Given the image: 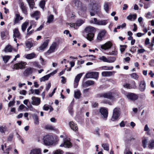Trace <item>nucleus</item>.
<instances>
[{"mask_svg":"<svg viewBox=\"0 0 154 154\" xmlns=\"http://www.w3.org/2000/svg\"><path fill=\"white\" fill-rule=\"evenodd\" d=\"M63 143H61L60 145V147H65L70 148L72 146V144L70 141L69 139L68 138L65 139L63 140Z\"/></svg>","mask_w":154,"mask_h":154,"instance_id":"obj_8","label":"nucleus"},{"mask_svg":"<svg viewBox=\"0 0 154 154\" xmlns=\"http://www.w3.org/2000/svg\"><path fill=\"white\" fill-rule=\"evenodd\" d=\"M133 112L135 113H136L138 111H140V109L139 106H138L137 107L133 108L132 109Z\"/></svg>","mask_w":154,"mask_h":154,"instance_id":"obj_55","label":"nucleus"},{"mask_svg":"<svg viewBox=\"0 0 154 154\" xmlns=\"http://www.w3.org/2000/svg\"><path fill=\"white\" fill-rule=\"evenodd\" d=\"M43 140L44 144L47 146L52 145L54 143L53 137L50 135L44 136L43 138Z\"/></svg>","mask_w":154,"mask_h":154,"instance_id":"obj_2","label":"nucleus"},{"mask_svg":"<svg viewBox=\"0 0 154 154\" xmlns=\"http://www.w3.org/2000/svg\"><path fill=\"white\" fill-rule=\"evenodd\" d=\"M29 154H42V150L40 148H35L32 149Z\"/></svg>","mask_w":154,"mask_h":154,"instance_id":"obj_14","label":"nucleus"},{"mask_svg":"<svg viewBox=\"0 0 154 154\" xmlns=\"http://www.w3.org/2000/svg\"><path fill=\"white\" fill-rule=\"evenodd\" d=\"M106 31L105 30H101L98 33L97 38L99 41H101L102 38L105 36Z\"/></svg>","mask_w":154,"mask_h":154,"instance_id":"obj_17","label":"nucleus"},{"mask_svg":"<svg viewBox=\"0 0 154 154\" xmlns=\"http://www.w3.org/2000/svg\"><path fill=\"white\" fill-rule=\"evenodd\" d=\"M27 108L26 106H19L20 109L23 110L24 111H28L29 109L30 110H33V108L32 106H27Z\"/></svg>","mask_w":154,"mask_h":154,"instance_id":"obj_29","label":"nucleus"},{"mask_svg":"<svg viewBox=\"0 0 154 154\" xmlns=\"http://www.w3.org/2000/svg\"><path fill=\"white\" fill-rule=\"evenodd\" d=\"M20 8L22 12L26 15H27L28 14L27 11V7L25 5L24 3L23 2L20 3Z\"/></svg>","mask_w":154,"mask_h":154,"instance_id":"obj_16","label":"nucleus"},{"mask_svg":"<svg viewBox=\"0 0 154 154\" xmlns=\"http://www.w3.org/2000/svg\"><path fill=\"white\" fill-rule=\"evenodd\" d=\"M26 47L30 49L33 46V44L32 41H27L26 43Z\"/></svg>","mask_w":154,"mask_h":154,"instance_id":"obj_42","label":"nucleus"},{"mask_svg":"<svg viewBox=\"0 0 154 154\" xmlns=\"http://www.w3.org/2000/svg\"><path fill=\"white\" fill-rule=\"evenodd\" d=\"M112 45V43L110 41H108L104 44L102 45L101 48L103 50H106L110 49Z\"/></svg>","mask_w":154,"mask_h":154,"instance_id":"obj_10","label":"nucleus"},{"mask_svg":"<svg viewBox=\"0 0 154 154\" xmlns=\"http://www.w3.org/2000/svg\"><path fill=\"white\" fill-rule=\"evenodd\" d=\"M84 22L83 20L81 19H79L76 21L75 24L76 26H81Z\"/></svg>","mask_w":154,"mask_h":154,"instance_id":"obj_43","label":"nucleus"},{"mask_svg":"<svg viewBox=\"0 0 154 154\" xmlns=\"http://www.w3.org/2000/svg\"><path fill=\"white\" fill-rule=\"evenodd\" d=\"M20 93L21 94L25 95L26 93V91L25 90H22L20 91Z\"/></svg>","mask_w":154,"mask_h":154,"instance_id":"obj_62","label":"nucleus"},{"mask_svg":"<svg viewBox=\"0 0 154 154\" xmlns=\"http://www.w3.org/2000/svg\"><path fill=\"white\" fill-rule=\"evenodd\" d=\"M130 76L132 78L135 80H137L138 78V75L135 73L131 74Z\"/></svg>","mask_w":154,"mask_h":154,"instance_id":"obj_50","label":"nucleus"},{"mask_svg":"<svg viewBox=\"0 0 154 154\" xmlns=\"http://www.w3.org/2000/svg\"><path fill=\"white\" fill-rule=\"evenodd\" d=\"M40 14L39 11H36L34 12L33 13L31 14V16L32 17H35V19L38 20L39 18L38 16Z\"/></svg>","mask_w":154,"mask_h":154,"instance_id":"obj_25","label":"nucleus"},{"mask_svg":"<svg viewBox=\"0 0 154 154\" xmlns=\"http://www.w3.org/2000/svg\"><path fill=\"white\" fill-rule=\"evenodd\" d=\"M146 88V83L144 81H141L139 86V89L141 91H143Z\"/></svg>","mask_w":154,"mask_h":154,"instance_id":"obj_19","label":"nucleus"},{"mask_svg":"<svg viewBox=\"0 0 154 154\" xmlns=\"http://www.w3.org/2000/svg\"><path fill=\"white\" fill-rule=\"evenodd\" d=\"M102 103H103L105 105H113L112 101H109L108 100H105L101 102Z\"/></svg>","mask_w":154,"mask_h":154,"instance_id":"obj_40","label":"nucleus"},{"mask_svg":"<svg viewBox=\"0 0 154 154\" xmlns=\"http://www.w3.org/2000/svg\"><path fill=\"white\" fill-rule=\"evenodd\" d=\"M102 146L105 150L108 151L109 150V145L108 143H103L102 144Z\"/></svg>","mask_w":154,"mask_h":154,"instance_id":"obj_45","label":"nucleus"},{"mask_svg":"<svg viewBox=\"0 0 154 154\" xmlns=\"http://www.w3.org/2000/svg\"><path fill=\"white\" fill-rule=\"evenodd\" d=\"M99 73L97 72H88L86 74L85 77L87 78H94L97 79Z\"/></svg>","mask_w":154,"mask_h":154,"instance_id":"obj_6","label":"nucleus"},{"mask_svg":"<svg viewBox=\"0 0 154 154\" xmlns=\"http://www.w3.org/2000/svg\"><path fill=\"white\" fill-rule=\"evenodd\" d=\"M13 137V135L12 134H10L8 136V141L12 140Z\"/></svg>","mask_w":154,"mask_h":154,"instance_id":"obj_63","label":"nucleus"},{"mask_svg":"<svg viewBox=\"0 0 154 154\" xmlns=\"http://www.w3.org/2000/svg\"><path fill=\"white\" fill-rule=\"evenodd\" d=\"M117 51L115 50L114 51H112L111 52H109L107 54L108 55H117Z\"/></svg>","mask_w":154,"mask_h":154,"instance_id":"obj_48","label":"nucleus"},{"mask_svg":"<svg viewBox=\"0 0 154 154\" xmlns=\"http://www.w3.org/2000/svg\"><path fill=\"white\" fill-rule=\"evenodd\" d=\"M146 17L147 18H150L151 17V14L150 12H148L146 15Z\"/></svg>","mask_w":154,"mask_h":154,"instance_id":"obj_64","label":"nucleus"},{"mask_svg":"<svg viewBox=\"0 0 154 154\" xmlns=\"http://www.w3.org/2000/svg\"><path fill=\"white\" fill-rule=\"evenodd\" d=\"M32 64L34 66L38 68H41V66L40 65H39L38 63L36 62H34L32 63Z\"/></svg>","mask_w":154,"mask_h":154,"instance_id":"obj_57","label":"nucleus"},{"mask_svg":"<svg viewBox=\"0 0 154 154\" xmlns=\"http://www.w3.org/2000/svg\"><path fill=\"white\" fill-rule=\"evenodd\" d=\"M8 131V129L5 126L2 125L0 126V132L1 133H5Z\"/></svg>","mask_w":154,"mask_h":154,"instance_id":"obj_31","label":"nucleus"},{"mask_svg":"<svg viewBox=\"0 0 154 154\" xmlns=\"http://www.w3.org/2000/svg\"><path fill=\"white\" fill-rule=\"evenodd\" d=\"M50 77V75H47L41 78L40 79V80L41 82H44L46 80H48L49 78Z\"/></svg>","mask_w":154,"mask_h":154,"instance_id":"obj_37","label":"nucleus"},{"mask_svg":"<svg viewBox=\"0 0 154 154\" xmlns=\"http://www.w3.org/2000/svg\"><path fill=\"white\" fill-rule=\"evenodd\" d=\"M119 108H115L113 111V115L111 119L112 121H115L116 120L119 118Z\"/></svg>","mask_w":154,"mask_h":154,"instance_id":"obj_5","label":"nucleus"},{"mask_svg":"<svg viewBox=\"0 0 154 154\" xmlns=\"http://www.w3.org/2000/svg\"><path fill=\"white\" fill-rule=\"evenodd\" d=\"M54 20V16L53 15L51 14L48 18L47 22L50 23L53 21Z\"/></svg>","mask_w":154,"mask_h":154,"instance_id":"obj_44","label":"nucleus"},{"mask_svg":"<svg viewBox=\"0 0 154 154\" xmlns=\"http://www.w3.org/2000/svg\"><path fill=\"white\" fill-rule=\"evenodd\" d=\"M99 59L104 62L107 63L108 58H107L105 56H103L99 58Z\"/></svg>","mask_w":154,"mask_h":154,"instance_id":"obj_49","label":"nucleus"},{"mask_svg":"<svg viewBox=\"0 0 154 154\" xmlns=\"http://www.w3.org/2000/svg\"><path fill=\"white\" fill-rule=\"evenodd\" d=\"M31 103L33 105H38L40 103V99L39 98L33 96L32 97Z\"/></svg>","mask_w":154,"mask_h":154,"instance_id":"obj_13","label":"nucleus"},{"mask_svg":"<svg viewBox=\"0 0 154 154\" xmlns=\"http://www.w3.org/2000/svg\"><path fill=\"white\" fill-rule=\"evenodd\" d=\"M11 57L10 56H5L3 57V59L5 63H6L9 59Z\"/></svg>","mask_w":154,"mask_h":154,"instance_id":"obj_47","label":"nucleus"},{"mask_svg":"<svg viewBox=\"0 0 154 154\" xmlns=\"http://www.w3.org/2000/svg\"><path fill=\"white\" fill-rule=\"evenodd\" d=\"M90 88H86L83 90V93L85 95H87L88 94Z\"/></svg>","mask_w":154,"mask_h":154,"instance_id":"obj_51","label":"nucleus"},{"mask_svg":"<svg viewBox=\"0 0 154 154\" xmlns=\"http://www.w3.org/2000/svg\"><path fill=\"white\" fill-rule=\"evenodd\" d=\"M12 48L10 45H7L4 49V51L6 52H11L12 51Z\"/></svg>","mask_w":154,"mask_h":154,"instance_id":"obj_33","label":"nucleus"},{"mask_svg":"<svg viewBox=\"0 0 154 154\" xmlns=\"http://www.w3.org/2000/svg\"><path fill=\"white\" fill-rule=\"evenodd\" d=\"M81 93L79 90H77L74 92V97L76 99H79L81 95Z\"/></svg>","mask_w":154,"mask_h":154,"instance_id":"obj_32","label":"nucleus"},{"mask_svg":"<svg viewBox=\"0 0 154 154\" xmlns=\"http://www.w3.org/2000/svg\"><path fill=\"white\" fill-rule=\"evenodd\" d=\"M78 9L79 14H82V12H84L86 11V8L84 5H82Z\"/></svg>","mask_w":154,"mask_h":154,"instance_id":"obj_30","label":"nucleus"},{"mask_svg":"<svg viewBox=\"0 0 154 154\" xmlns=\"http://www.w3.org/2000/svg\"><path fill=\"white\" fill-rule=\"evenodd\" d=\"M83 73H80L78 74L76 76L74 82V87L75 88H76L77 87L80 79L81 78Z\"/></svg>","mask_w":154,"mask_h":154,"instance_id":"obj_12","label":"nucleus"},{"mask_svg":"<svg viewBox=\"0 0 154 154\" xmlns=\"http://www.w3.org/2000/svg\"><path fill=\"white\" fill-rule=\"evenodd\" d=\"M115 72L113 71H105L102 73V75L103 76H109L112 75Z\"/></svg>","mask_w":154,"mask_h":154,"instance_id":"obj_23","label":"nucleus"},{"mask_svg":"<svg viewBox=\"0 0 154 154\" xmlns=\"http://www.w3.org/2000/svg\"><path fill=\"white\" fill-rule=\"evenodd\" d=\"M109 3L107 2L104 3L103 5V8L104 10L107 13H109Z\"/></svg>","mask_w":154,"mask_h":154,"instance_id":"obj_34","label":"nucleus"},{"mask_svg":"<svg viewBox=\"0 0 154 154\" xmlns=\"http://www.w3.org/2000/svg\"><path fill=\"white\" fill-rule=\"evenodd\" d=\"M23 19V17L20 16L19 14H16L14 21V24H15L18 23L20 20H22Z\"/></svg>","mask_w":154,"mask_h":154,"instance_id":"obj_22","label":"nucleus"},{"mask_svg":"<svg viewBox=\"0 0 154 154\" xmlns=\"http://www.w3.org/2000/svg\"><path fill=\"white\" fill-rule=\"evenodd\" d=\"M29 22H24L22 24L21 29L23 32L26 30L27 26Z\"/></svg>","mask_w":154,"mask_h":154,"instance_id":"obj_39","label":"nucleus"},{"mask_svg":"<svg viewBox=\"0 0 154 154\" xmlns=\"http://www.w3.org/2000/svg\"><path fill=\"white\" fill-rule=\"evenodd\" d=\"M116 60V58L114 57H110L108 58L107 63H112L114 62Z\"/></svg>","mask_w":154,"mask_h":154,"instance_id":"obj_41","label":"nucleus"},{"mask_svg":"<svg viewBox=\"0 0 154 154\" xmlns=\"http://www.w3.org/2000/svg\"><path fill=\"white\" fill-rule=\"evenodd\" d=\"M145 51V50L143 48H141L138 50V53H143Z\"/></svg>","mask_w":154,"mask_h":154,"instance_id":"obj_61","label":"nucleus"},{"mask_svg":"<svg viewBox=\"0 0 154 154\" xmlns=\"http://www.w3.org/2000/svg\"><path fill=\"white\" fill-rule=\"evenodd\" d=\"M26 65V62H21L15 64L14 65L13 69H22L25 68V66Z\"/></svg>","mask_w":154,"mask_h":154,"instance_id":"obj_7","label":"nucleus"},{"mask_svg":"<svg viewBox=\"0 0 154 154\" xmlns=\"http://www.w3.org/2000/svg\"><path fill=\"white\" fill-rule=\"evenodd\" d=\"M114 94L111 92H108L106 93H103L100 94V97H103L107 98L110 100L114 99Z\"/></svg>","mask_w":154,"mask_h":154,"instance_id":"obj_4","label":"nucleus"},{"mask_svg":"<svg viewBox=\"0 0 154 154\" xmlns=\"http://www.w3.org/2000/svg\"><path fill=\"white\" fill-rule=\"evenodd\" d=\"M99 20H98L97 18H94L93 20H91L90 21L91 23H94L98 25Z\"/></svg>","mask_w":154,"mask_h":154,"instance_id":"obj_53","label":"nucleus"},{"mask_svg":"<svg viewBox=\"0 0 154 154\" xmlns=\"http://www.w3.org/2000/svg\"><path fill=\"white\" fill-rule=\"evenodd\" d=\"M99 112L103 119L104 120H106L108 114V109L106 108L101 107L99 109Z\"/></svg>","mask_w":154,"mask_h":154,"instance_id":"obj_3","label":"nucleus"},{"mask_svg":"<svg viewBox=\"0 0 154 154\" xmlns=\"http://www.w3.org/2000/svg\"><path fill=\"white\" fill-rule=\"evenodd\" d=\"M85 31L87 34L86 38L87 39L90 41L93 40L95 32V28L92 26H88L85 28Z\"/></svg>","mask_w":154,"mask_h":154,"instance_id":"obj_1","label":"nucleus"},{"mask_svg":"<svg viewBox=\"0 0 154 154\" xmlns=\"http://www.w3.org/2000/svg\"><path fill=\"white\" fill-rule=\"evenodd\" d=\"M102 69H103L105 70H111L113 68V66H103L102 67Z\"/></svg>","mask_w":154,"mask_h":154,"instance_id":"obj_54","label":"nucleus"},{"mask_svg":"<svg viewBox=\"0 0 154 154\" xmlns=\"http://www.w3.org/2000/svg\"><path fill=\"white\" fill-rule=\"evenodd\" d=\"M63 152L60 149L56 150L54 152V154H63Z\"/></svg>","mask_w":154,"mask_h":154,"instance_id":"obj_59","label":"nucleus"},{"mask_svg":"<svg viewBox=\"0 0 154 154\" xmlns=\"http://www.w3.org/2000/svg\"><path fill=\"white\" fill-rule=\"evenodd\" d=\"M120 51L122 53L125 51L126 46L125 45H120Z\"/></svg>","mask_w":154,"mask_h":154,"instance_id":"obj_56","label":"nucleus"},{"mask_svg":"<svg viewBox=\"0 0 154 154\" xmlns=\"http://www.w3.org/2000/svg\"><path fill=\"white\" fill-rule=\"evenodd\" d=\"M57 46V44L55 42L53 43L50 47L48 51V53H51L53 52Z\"/></svg>","mask_w":154,"mask_h":154,"instance_id":"obj_21","label":"nucleus"},{"mask_svg":"<svg viewBox=\"0 0 154 154\" xmlns=\"http://www.w3.org/2000/svg\"><path fill=\"white\" fill-rule=\"evenodd\" d=\"M48 40H46L43 44L39 47L40 50H43L45 49L48 45Z\"/></svg>","mask_w":154,"mask_h":154,"instance_id":"obj_27","label":"nucleus"},{"mask_svg":"<svg viewBox=\"0 0 154 154\" xmlns=\"http://www.w3.org/2000/svg\"><path fill=\"white\" fill-rule=\"evenodd\" d=\"M32 117L35 125H38L39 124V121L38 116L34 114L32 115Z\"/></svg>","mask_w":154,"mask_h":154,"instance_id":"obj_26","label":"nucleus"},{"mask_svg":"<svg viewBox=\"0 0 154 154\" xmlns=\"http://www.w3.org/2000/svg\"><path fill=\"white\" fill-rule=\"evenodd\" d=\"M133 83L134 84V85L132 87L130 85L126 83L123 85L124 87L127 88H128L130 89L131 88H136V85L134 81L133 82Z\"/></svg>","mask_w":154,"mask_h":154,"instance_id":"obj_35","label":"nucleus"},{"mask_svg":"<svg viewBox=\"0 0 154 154\" xmlns=\"http://www.w3.org/2000/svg\"><path fill=\"white\" fill-rule=\"evenodd\" d=\"M25 57L26 58L28 59H31L36 56L35 54L33 52L31 54H27L25 55Z\"/></svg>","mask_w":154,"mask_h":154,"instance_id":"obj_24","label":"nucleus"},{"mask_svg":"<svg viewBox=\"0 0 154 154\" xmlns=\"http://www.w3.org/2000/svg\"><path fill=\"white\" fill-rule=\"evenodd\" d=\"M126 96L127 98L131 100H134L137 99V96L135 94L129 93L127 94Z\"/></svg>","mask_w":154,"mask_h":154,"instance_id":"obj_15","label":"nucleus"},{"mask_svg":"<svg viewBox=\"0 0 154 154\" xmlns=\"http://www.w3.org/2000/svg\"><path fill=\"white\" fill-rule=\"evenodd\" d=\"M75 6L79 8L82 5L81 2L78 0H76L75 2Z\"/></svg>","mask_w":154,"mask_h":154,"instance_id":"obj_46","label":"nucleus"},{"mask_svg":"<svg viewBox=\"0 0 154 154\" xmlns=\"http://www.w3.org/2000/svg\"><path fill=\"white\" fill-rule=\"evenodd\" d=\"M148 147L151 149L154 148V140H150L149 143Z\"/></svg>","mask_w":154,"mask_h":154,"instance_id":"obj_36","label":"nucleus"},{"mask_svg":"<svg viewBox=\"0 0 154 154\" xmlns=\"http://www.w3.org/2000/svg\"><path fill=\"white\" fill-rule=\"evenodd\" d=\"M43 109L46 111H47L49 109L50 112L52 111L53 110V108L51 106H44Z\"/></svg>","mask_w":154,"mask_h":154,"instance_id":"obj_52","label":"nucleus"},{"mask_svg":"<svg viewBox=\"0 0 154 154\" xmlns=\"http://www.w3.org/2000/svg\"><path fill=\"white\" fill-rule=\"evenodd\" d=\"M33 71V69L29 67L27 68L24 72L23 74L24 76H27L30 74H32Z\"/></svg>","mask_w":154,"mask_h":154,"instance_id":"obj_20","label":"nucleus"},{"mask_svg":"<svg viewBox=\"0 0 154 154\" xmlns=\"http://www.w3.org/2000/svg\"><path fill=\"white\" fill-rule=\"evenodd\" d=\"M94 81L89 80L85 82H83L82 85V88H85L89 86L94 85Z\"/></svg>","mask_w":154,"mask_h":154,"instance_id":"obj_9","label":"nucleus"},{"mask_svg":"<svg viewBox=\"0 0 154 154\" xmlns=\"http://www.w3.org/2000/svg\"><path fill=\"white\" fill-rule=\"evenodd\" d=\"M45 1L44 0L42 1L40 3V7L42 8H43L45 7Z\"/></svg>","mask_w":154,"mask_h":154,"instance_id":"obj_58","label":"nucleus"},{"mask_svg":"<svg viewBox=\"0 0 154 154\" xmlns=\"http://www.w3.org/2000/svg\"><path fill=\"white\" fill-rule=\"evenodd\" d=\"M13 37L14 39V41L17 43V39L16 38H20V34L17 29H15L14 30Z\"/></svg>","mask_w":154,"mask_h":154,"instance_id":"obj_11","label":"nucleus"},{"mask_svg":"<svg viewBox=\"0 0 154 154\" xmlns=\"http://www.w3.org/2000/svg\"><path fill=\"white\" fill-rule=\"evenodd\" d=\"M144 130L145 131H148V132L149 131V128L147 125L146 124L145 125Z\"/></svg>","mask_w":154,"mask_h":154,"instance_id":"obj_60","label":"nucleus"},{"mask_svg":"<svg viewBox=\"0 0 154 154\" xmlns=\"http://www.w3.org/2000/svg\"><path fill=\"white\" fill-rule=\"evenodd\" d=\"M26 1L30 8L32 9L34 7L35 3L34 0H26Z\"/></svg>","mask_w":154,"mask_h":154,"instance_id":"obj_28","label":"nucleus"},{"mask_svg":"<svg viewBox=\"0 0 154 154\" xmlns=\"http://www.w3.org/2000/svg\"><path fill=\"white\" fill-rule=\"evenodd\" d=\"M108 23V21L107 20H99L98 25H106Z\"/></svg>","mask_w":154,"mask_h":154,"instance_id":"obj_38","label":"nucleus"},{"mask_svg":"<svg viewBox=\"0 0 154 154\" xmlns=\"http://www.w3.org/2000/svg\"><path fill=\"white\" fill-rule=\"evenodd\" d=\"M69 125L70 128L73 131H76L78 130V128L77 124L72 121L70 122L69 123Z\"/></svg>","mask_w":154,"mask_h":154,"instance_id":"obj_18","label":"nucleus"}]
</instances>
